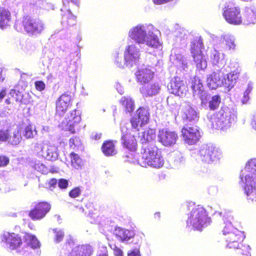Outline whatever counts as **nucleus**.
Instances as JSON below:
<instances>
[{
	"instance_id": "f257e3e1",
	"label": "nucleus",
	"mask_w": 256,
	"mask_h": 256,
	"mask_svg": "<svg viewBox=\"0 0 256 256\" xmlns=\"http://www.w3.org/2000/svg\"><path fill=\"white\" fill-rule=\"evenodd\" d=\"M186 222L188 226H192L194 230H202L210 224L212 220L204 208L197 206L188 214Z\"/></svg>"
},
{
	"instance_id": "f03ea898",
	"label": "nucleus",
	"mask_w": 256,
	"mask_h": 256,
	"mask_svg": "<svg viewBox=\"0 0 256 256\" xmlns=\"http://www.w3.org/2000/svg\"><path fill=\"white\" fill-rule=\"evenodd\" d=\"M246 170L248 174L245 176L244 193L248 199L256 202V158L248 162Z\"/></svg>"
},
{
	"instance_id": "7ed1b4c3",
	"label": "nucleus",
	"mask_w": 256,
	"mask_h": 256,
	"mask_svg": "<svg viewBox=\"0 0 256 256\" xmlns=\"http://www.w3.org/2000/svg\"><path fill=\"white\" fill-rule=\"evenodd\" d=\"M222 233L226 242V247L229 248H238L245 238L244 232L234 228L231 223L226 224Z\"/></svg>"
},
{
	"instance_id": "20e7f679",
	"label": "nucleus",
	"mask_w": 256,
	"mask_h": 256,
	"mask_svg": "<svg viewBox=\"0 0 256 256\" xmlns=\"http://www.w3.org/2000/svg\"><path fill=\"white\" fill-rule=\"evenodd\" d=\"M232 112L228 108H221L211 118L212 126L216 129L224 130L229 128L234 118Z\"/></svg>"
},
{
	"instance_id": "39448f33",
	"label": "nucleus",
	"mask_w": 256,
	"mask_h": 256,
	"mask_svg": "<svg viewBox=\"0 0 256 256\" xmlns=\"http://www.w3.org/2000/svg\"><path fill=\"white\" fill-rule=\"evenodd\" d=\"M52 208L50 204L47 201L34 202L28 213V216L33 221L44 218Z\"/></svg>"
},
{
	"instance_id": "423d86ee",
	"label": "nucleus",
	"mask_w": 256,
	"mask_h": 256,
	"mask_svg": "<svg viewBox=\"0 0 256 256\" xmlns=\"http://www.w3.org/2000/svg\"><path fill=\"white\" fill-rule=\"evenodd\" d=\"M201 160L204 162L210 164L217 161L221 155L219 149L211 144L203 146L199 150Z\"/></svg>"
},
{
	"instance_id": "0eeeda50",
	"label": "nucleus",
	"mask_w": 256,
	"mask_h": 256,
	"mask_svg": "<svg viewBox=\"0 0 256 256\" xmlns=\"http://www.w3.org/2000/svg\"><path fill=\"white\" fill-rule=\"evenodd\" d=\"M22 24L24 30L32 36L40 34L44 28V24L40 20L28 16L23 18Z\"/></svg>"
},
{
	"instance_id": "6e6552de",
	"label": "nucleus",
	"mask_w": 256,
	"mask_h": 256,
	"mask_svg": "<svg viewBox=\"0 0 256 256\" xmlns=\"http://www.w3.org/2000/svg\"><path fill=\"white\" fill-rule=\"evenodd\" d=\"M222 15L226 20L230 24L240 25L242 23L240 8L238 6L234 4L225 6Z\"/></svg>"
},
{
	"instance_id": "1a4fd4ad",
	"label": "nucleus",
	"mask_w": 256,
	"mask_h": 256,
	"mask_svg": "<svg viewBox=\"0 0 256 256\" xmlns=\"http://www.w3.org/2000/svg\"><path fill=\"white\" fill-rule=\"evenodd\" d=\"M150 114L148 108L139 107L136 110L135 115L130 120L132 128L139 130L138 126L142 127L150 121Z\"/></svg>"
},
{
	"instance_id": "9d476101",
	"label": "nucleus",
	"mask_w": 256,
	"mask_h": 256,
	"mask_svg": "<svg viewBox=\"0 0 256 256\" xmlns=\"http://www.w3.org/2000/svg\"><path fill=\"white\" fill-rule=\"evenodd\" d=\"M181 136L186 144L193 145L199 141L201 136L196 126L186 124L181 130Z\"/></svg>"
},
{
	"instance_id": "9b49d317",
	"label": "nucleus",
	"mask_w": 256,
	"mask_h": 256,
	"mask_svg": "<svg viewBox=\"0 0 256 256\" xmlns=\"http://www.w3.org/2000/svg\"><path fill=\"white\" fill-rule=\"evenodd\" d=\"M72 106V97L68 92L62 94L56 102V116L62 117Z\"/></svg>"
},
{
	"instance_id": "f8f14e48",
	"label": "nucleus",
	"mask_w": 256,
	"mask_h": 256,
	"mask_svg": "<svg viewBox=\"0 0 256 256\" xmlns=\"http://www.w3.org/2000/svg\"><path fill=\"white\" fill-rule=\"evenodd\" d=\"M191 53L198 69L204 70L207 66V62L202 51V44L193 42L191 45Z\"/></svg>"
},
{
	"instance_id": "ddd939ff",
	"label": "nucleus",
	"mask_w": 256,
	"mask_h": 256,
	"mask_svg": "<svg viewBox=\"0 0 256 256\" xmlns=\"http://www.w3.org/2000/svg\"><path fill=\"white\" fill-rule=\"evenodd\" d=\"M0 242L5 244L11 250L20 247L22 244V239L19 234L8 232H4L0 234Z\"/></svg>"
},
{
	"instance_id": "4468645a",
	"label": "nucleus",
	"mask_w": 256,
	"mask_h": 256,
	"mask_svg": "<svg viewBox=\"0 0 256 256\" xmlns=\"http://www.w3.org/2000/svg\"><path fill=\"white\" fill-rule=\"evenodd\" d=\"M158 140L165 146L170 147L174 146L178 139V134L167 128H162L158 130Z\"/></svg>"
},
{
	"instance_id": "2eb2a0df",
	"label": "nucleus",
	"mask_w": 256,
	"mask_h": 256,
	"mask_svg": "<svg viewBox=\"0 0 256 256\" xmlns=\"http://www.w3.org/2000/svg\"><path fill=\"white\" fill-rule=\"evenodd\" d=\"M76 112V110H73L70 115L65 118L62 122V126L72 134L76 132V130L78 128L79 123L81 120L80 116L77 114Z\"/></svg>"
},
{
	"instance_id": "dca6fc26",
	"label": "nucleus",
	"mask_w": 256,
	"mask_h": 256,
	"mask_svg": "<svg viewBox=\"0 0 256 256\" xmlns=\"http://www.w3.org/2000/svg\"><path fill=\"white\" fill-rule=\"evenodd\" d=\"M168 88L171 93L180 97H184L187 91L184 81L178 76L170 80Z\"/></svg>"
},
{
	"instance_id": "f3484780",
	"label": "nucleus",
	"mask_w": 256,
	"mask_h": 256,
	"mask_svg": "<svg viewBox=\"0 0 256 256\" xmlns=\"http://www.w3.org/2000/svg\"><path fill=\"white\" fill-rule=\"evenodd\" d=\"M120 140L122 146L128 151L134 152L137 150L138 144L136 136L126 133L122 136Z\"/></svg>"
},
{
	"instance_id": "a211bd4d",
	"label": "nucleus",
	"mask_w": 256,
	"mask_h": 256,
	"mask_svg": "<svg viewBox=\"0 0 256 256\" xmlns=\"http://www.w3.org/2000/svg\"><path fill=\"white\" fill-rule=\"evenodd\" d=\"M140 58V51L135 46H128L124 53V59L127 65L132 66L138 62Z\"/></svg>"
},
{
	"instance_id": "6ab92c4d",
	"label": "nucleus",
	"mask_w": 256,
	"mask_h": 256,
	"mask_svg": "<svg viewBox=\"0 0 256 256\" xmlns=\"http://www.w3.org/2000/svg\"><path fill=\"white\" fill-rule=\"evenodd\" d=\"M164 160L163 158L161 152L158 149L156 152L142 165L143 167L150 166L155 168H160L164 164Z\"/></svg>"
},
{
	"instance_id": "aec40b11",
	"label": "nucleus",
	"mask_w": 256,
	"mask_h": 256,
	"mask_svg": "<svg viewBox=\"0 0 256 256\" xmlns=\"http://www.w3.org/2000/svg\"><path fill=\"white\" fill-rule=\"evenodd\" d=\"M158 150V148L154 144H142L140 150V164L142 166Z\"/></svg>"
},
{
	"instance_id": "412c9836",
	"label": "nucleus",
	"mask_w": 256,
	"mask_h": 256,
	"mask_svg": "<svg viewBox=\"0 0 256 256\" xmlns=\"http://www.w3.org/2000/svg\"><path fill=\"white\" fill-rule=\"evenodd\" d=\"M222 73L220 70L214 72L210 74L206 79L208 87L210 89L215 90L220 86L222 84H224V82L222 80Z\"/></svg>"
},
{
	"instance_id": "4be33fe9",
	"label": "nucleus",
	"mask_w": 256,
	"mask_h": 256,
	"mask_svg": "<svg viewBox=\"0 0 256 256\" xmlns=\"http://www.w3.org/2000/svg\"><path fill=\"white\" fill-rule=\"evenodd\" d=\"M94 253L93 248L88 244L78 245L68 252V256H91Z\"/></svg>"
},
{
	"instance_id": "5701e85b",
	"label": "nucleus",
	"mask_w": 256,
	"mask_h": 256,
	"mask_svg": "<svg viewBox=\"0 0 256 256\" xmlns=\"http://www.w3.org/2000/svg\"><path fill=\"white\" fill-rule=\"evenodd\" d=\"M129 36L138 43H144L147 36L146 32L142 26H137L130 30Z\"/></svg>"
},
{
	"instance_id": "b1692460",
	"label": "nucleus",
	"mask_w": 256,
	"mask_h": 256,
	"mask_svg": "<svg viewBox=\"0 0 256 256\" xmlns=\"http://www.w3.org/2000/svg\"><path fill=\"white\" fill-rule=\"evenodd\" d=\"M135 74L137 81L141 84L150 82L154 77V72L148 68L138 70Z\"/></svg>"
},
{
	"instance_id": "393cba45",
	"label": "nucleus",
	"mask_w": 256,
	"mask_h": 256,
	"mask_svg": "<svg viewBox=\"0 0 256 256\" xmlns=\"http://www.w3.org/2000/svg\"><path fill=\"white\" fill-rule=\"evenodd\" d=\"M12 22V16L8 8H0V28L4 30Z\"/></svg>"
},
{
	"instance_id": "a878e982",
	"label": "nucleus",
	"mask_w": 256,
	"mask_h": 256,
	"mask_svg": "<svg viewBox=\"0 0 256 256\" xmlns=\"http://www.w3.org/2000/svg\"><path fill=\"white\" fill-rule=\"evenodd\" d=\"M115 236L122 242L128 241L134 238L135 233L134 230L116 228L114 230Z\"/></svg>"
},
{
	"instance_id": "bb28decb",
	"label": "nucleus",
	"mask_w": 256,
	"mask_h": 256,
	"mask_svg": "<svg viewBox=\"0 0 256 256\" xmlns=\"http://www.w3.org/2000/svg\"><path fill=\"white\" fill-rule=\"evenodd\" d=\"M240 71V70L236 69L227 74L226 77L224 78V84L225 87L231 88L234 86L238 78Z\"/></svg>"
},
{
	"instance_id": "cd10ccee",
	"label": "nucleus",
	"mask_w": 256,
	"mask_h": 256,
	"mask_svg": "<svg viewBox=\"0 0 256 256\" xmlns=\"http://www.w3.org/2000/svg\"><path fill=\"white\" fill-rule=\"evenodd\" d=\"M62 23L68 26H73L76 24V16L72 14L70 10L64 8V12L62 9Z\"/></svg>"
},
{
	"instance_id": "c85d7f7f",
	"label": "nucleus",
	"mask_w": 256,
	"mask_h": 256,
	"mask_svg": "<svg viewBox=\"0 0 256 256\" xmlns=\"http://www.w3.org/2000/svg\"><path fill=\"white\" fill-rule=\"evenodd\" d=\"M101 150L103 154L108 156H114L117 153L114 142L112 140H105L102 146Z\"/></svg>"
},
{
	"instance_id": "c756f323",
	"label": "nucleus",
	"mask_w": 256,
	"mask_h": 256,
	"mask_svg": "<svg viewBox=\"0 0 256 256\" xmlns=\"http://www.w3.org/2000/svg\"><path fill=\"white\" fill-rule=\"evenodd\" d=\"M160 90L158 83H153L147 86H142L140 90L141 93L146 96H151L156 94Z\"/></svg>"
},
{
	"instance_id": "7c9ffc66",
	"label": "nucleus",
	"mask_w": 256,
	"mask_h": 256,
	"mask_svg": "<svg viewBox=\"0 0 256 256\" xmlns=\"http://www.w3.org/2000/svg\"><path fill=\"white\" fill-rule=\"evenodd\" d=\"M120 104L126 113H132L134 110V100L130 96H122L120 100Z\"/></svg>"
},
{
	"instance_id": "2f4dec72",
	"label": "nucleus",
	"mask_w": 256,
	"mask_h": 256,
	"mask_svg": "<svg viewBox=\"0 0 256 256\" xmlns=\"http://www.w3.org/2000/svg\"><path fill=\"white\" fill-rule=\"evenodd\" d=\"M190 86L194 94H200L203 92V84L201 80L196 76L190 79Z\"/></svg>"
},
{
	"instance_id": "473e14b6",
	"label": "nucleus",
	"mask_w": 256,
	"mask_h": 256,
	"mask_svg": "<svg viewBox=\"0 0 256 256\" xmlns=\"http://www.w3.org/2000/svg\"><path fill=\"white\" fill-rule=\"evenodd\" d=\"M156 136V132L154 129L148 128L145 130L140 136V140L142 144H148V142L152 141Z\"/></svg>"
},
{
	"instance_id": "72a5a7b5",
	"label": "nucleus",
	"mask_w": 256,
	"mask_h": 256,
	"mask_svg": "<svg viewBox=\"0 0 256 256\" xmlns=\"http://www.w3.org/2000/svg\"><path fill=\"white\" fill-rule=\"evenodd\" d=\"M24 242L28 246L33 249L38 248L40 246V242L36 236L26 232L24 236Z\"/></svg>"
},
{
	"instance_id": "f704fd0d",
	"label": "nucleus",
	"mask_w": 256,
	"mask_h": 256,
	"mask_svg": "<svg viewBox=\"0 0 256 256\" xmlns=\"http://www.w3.org/2000/svg\"><path fill=\"white\" fill-rule=\"evenodd\" d=\"M22 140V136L20 130H14L12 135L10 134L8 144L16 146L19 144Z\"/></svg>"
},
{
	"instance_id": "c9c22d12",
	"label": "nucleus",
	"mask_w": 256,
	"mask_h": 256,
	"mask_svg": "<svg viewBox=\"0 0 256 256\" xmlns=\"http://www.w3.org/2000/svg\"><path fill=\"white\" fill-rule=\"evenodd\" d=\"M58 156L57 147L54 145H49L46 150V158L50 160H56Z\"/></svg>"
},
{
	"instance_id": "e433bc0d",
	"label": "nucleus",
	"mask_w": 256,
	"mask_h": 256,
	"mask_svg": "<svg viewBox=\"0 0 256 256\" xmlns=\"http://www.w3.org/2000/svg\"><path fill=\"white\" fill-rule=\"evenodd\" d=\"M76 244V240L74 238L71 236H69L62 247V252L66 255V256H68V254L66 253V252L68 251V252H70V250L74 247Z\"/></svg>"
},
{
	"instance_id": "4c0bfd02",
	"label": "nucleus",
	"mask_w": 256,
	"mask_h": 256,
	"mask_svg": "<svg viewBox=\"0 0 256 256\" xmlns=\"http://www.w3.org/2000/svg\"><path fill=\"white\" fill-rule=\"evenodd\" d=\"M37 134V131L35 128H34L32 125L28 124L26 126L24 130L23 135L26 139L32 138Z\"/></svg>"
},
{
	"instance_id": "58836bf2",
	"label": "nucleus",
	"mask_w": 256,
	"mask_h": 256,
	"mask_svg": "<svg viewBox=\"0 0 256 256\" xmlns=\"http://www.w3.org/2000/svg\"><path fill=\"white\" fill-rule=\"evenodd\" d=\"M70 158L71 164L74 168L76 169L80 168L82 164V160L78 154L72 152L70 154Z\"/></svg>"
},
{
	"instance_id": "ea45409f",
	"label": "nucleus",
	"mask_w": 256,
	"mask_h": 256,
	"mask_svg": "<svg viewBox=\"0 0 256 256\" xmlns=\"http://www.w3.org/2000/svg\"><path fill=\"white\" fill-rule=\"evenodd\" d=\"M184 119L188 122L195 120L198 118L196 112L192 108H188L184 111Z\"/></svg>"
},
{
	"instance_id": "a19ab883",
	"label": "nucleus",
	"mask_w": 256,
	"mask_h": 256,
	"mask_svg": "<svg viewBox=\"0 0 256 256\" xmlns=\"http://www.w3.org/2000/svg\"><path fill=\"white\" fill-rule=\"evenodd\" d=\"M145 42L147 46L154 48H157L161 46L158 38L152 36H147Z\"/></svg>"
},
{
	"instance_id": "79ce46f5",
	"label": "nucleus",
	"mask_w": 256,
	"mask_h": 256,
	"mask_svg": "<svg viewBox=\"0 0 256 256\" xmlns=\"http://www.w3.org/2000/svg\"><path fill=\"white\" fill-rule=\"evenodd\" d=\"M237 254L238 256H251L250 248L247 244H241L238 248Z\"/></svg>"
},
{
	"instance_id": "37998d69",
	"label": "nucleus",
	"mask_w": 256,
	"mask_h": 256,
	"mask_svg": "<svg viewBox=\"0 0 256 256\" xmlns=\"http://www.w3.org/2000/svg\"><path fill=\"white\" fill-rule=\"evenodd\" d=\"M69 145L70 148L77 150L82 147V143L79 137L74 136L69 140Z\"/></svg>"
},
{
	"instance_id": "c03bdc74",
	"label": "nucleus",
	"mask_w": 256,
	"mask_h": 256,
	"mask_svg": "<svg viewBox=\"0 0 256 256\" xmlns=\"http://www.w3.org/2000/svg\"><path fill=\"white\" fill-rule=\"evenodd\" d=\"M51 231L54 234V240L56 243H59L63 240L64 232L62 230L54 228L52 229Z\"/></svg>"
},
{
	"instance_id": "a18cd8bd",
	"label": "nucleus",
	"mask_w": 256,
	"mask_h": 256,
	"mask_svg": "<svg viewBox=\"0 0 256 256\" xmlns=\"http://www.w3.org/2000/svg\"><path fill=\"white\" fill-rule=\"evenodd\" d=\"M221 102V99L218 95H215L212 96L211 100L209 102V108L211 110H215L218 108Z\"/></svg>"
},
{
	"instance_id": "49530a36",
	"label": "nucleus",
	"mask_w": 256,
	"mask_h": 256,
	"mask_svg": "<svg viewBox=\"0 0 256 256\" xmlns=\"http://www.w3.org/2000/svg\"><path fill=\"white\" fill-rule=\"evenodd\" d=\"M10 94L16 102H24L23 94L22 92L14 89H12L10 92Z\"/></svg>"
},
{
	"instance_id": "de8ad7c7",
	"label": "nucleus",
	"mask_w": 256,
	"mask_h": 256,
	"mask_svg": "<svg viewBox=\"0 0 256 256\" xmlns=\"http://www.w3.org/2000/svg\"><path fill=\"white\" fill-rule=\"evenodd\" d=\"M210 58L212 64H217L220 60V53L216 50H212L210 54Z\"/></svg>"
},
{
	"instance_id": "09e8293b",
	"label": "nucleus",
	"mask_w": 256,
	"mask_h": 256,
	"mask_svg": "<svg viewBox=\"0 0 256 256\" xmlns=\"http://www.w3.org/2000/svg\"><path fill=\"white\" fill-rule=\"evenodd\" d=\"M10 131L9 130H0V141L7 142L9 139Z\"/></svg>"
},
{
	"instance_id": "8fccbe9b",
	"label": "nucleus",
	"mask_w": 256,
	"mask_h": 256,
	"mask_svg": "<svg viewBox=\"0 0 256 256\" xmlns=\"http://www.w3.org/2000/svg\"><path fill=\"white\" fill-rule=\"evenodd\" d=\"M81 194V190L79 187H76L70 190L68 192V196L72 198L78 197Z\"/></svg>"
},
{
	"instance_id": "3c124183",
	"label": "nucleus",
	"mask_w": 256,
	"mask_h": 256,
	"mask_svg": "<svg viewBox=\"0 0 256 256\" xmlns=\"http://www.w3.org/2000/svg\"><path fill=\"white\" fill-rule=\"evenodd\" d=\"M224 41L226 46L229 50L234 48L236 45L232 38L227 36L224 38Z\"/></svg>"
},
{
	"instance_id": "603ef678",
	"label": "nucleus",
	"mask_w": 256,
	"mask_h": 256,
	"mask_svg": "<svg viewBox=\"0 0 256 256\" xmlns=\"http://www.w3.org/2000/svg\"><path fill=\"white\" fill-rule=\"evenodd\" d=\"M34 86L36 89L37 90L42 92L46 88V84L42 80H38L35 82Z\"/></svg>"
},
{
	"instance_id": "864d4df0",
	"label": "nucleus",
	"mask_w": 256,
	"mask_h": 256,
	"mask_svg": "<svg viewBox=\"0 0 256 256\" xmlns=\"http://www.w3.org/2000/svg\"><path fill=\"white\" fill-rule=\"evenodd\" d=\"M68 186V181L64 178H60L58 181V186L60 189H66Z\"/></svg>"
},
{
	"instance_id": "5fc2aeb1",
	"label": "nucleus",
	"mask_w": 256,
	"mask_h": 256,
	"mask_svg": "<svg viewBox=\"0 0 256 256\" xmlns=\"http://www.w3.org/2000/svg\"><path fill=\"white\" fill-rule=\"evenodd\" d=\"M10 162L8 157L5 156H0V167H4L7 166Z\"/></svg>"
},
{
	"instance_id": "6e6d98bb",
	"label": "nucleus",
	"mask_w": 256,
	"mask_h": 256,
	"mask_svg": "<svg viewBox=\"0 0 256 256\" xmlns=\"http://www.w3.org/2000/svg\"><path fill=\"white\" fill-rule=\"evenodd\" d=\"M48 187L51 188H55L56 186V184H58V181L55 178H52L48 182Z\"/></svg>"
},
{
	"instance_id": "4d7b16f0",
	"label": "nucleus",
	"mask_w": 256,
	"mask_h": 256,
	"mask_svg": "<svg viewBox=\"0 0 256 256\" xmlns=\"http://www.w3.org/2000/svg\"><path fill=\"white\" fill-rule=\"evenodd\" d=\"M128 256H140V250L138 248H134L130 250L128 253Z\"/></svg>"
},
{
	"instance_id": "13d9d810",
	"label": "nucleus",
	"mask_w": 256,
	"mask_h": 256,
	"mask_svg": "<svg viewBox=\"0 0 256 256\" xmlns=\"http://www.w3.org/2000/svg\"><path fill=\"white\" fill-rule=\"evenodd\" d=\"M114 252L115 256H123L122 250L118 247H115L114 248Z\"/></svg>"
},
{
	"instance_id": "bf43d9fd",
	"label": "nucleus",
	"mask_w": 256,
	"mask_h": 256,
	"mask_svg": "<svg viewBox=\"0 0 256 256\" xmlns=\"http://www.w3.org/2000/svg\"><path fill=\"white\" fill-rule=\"evenodd\" d=\"M64 5L66 7V6L70 2H73L76 4L78 2V0H63L62 1Z\"/></svg>"
},
{
	"instance_id": "052dcab7",
	"label": "nucleus",
	"mask_w": 256,
	"mask_h": 256,
	"mask_svg": "<svg viewBox=\"0 0 256 256\" xmlns=\"http://www.w3.org/2000/svg\"><path fill=\"white\" fill-rule=\"evenodd\" d=\"M102 137V134L101 133H98L96 132L93 135H92V138L94 140H100Z\"/></svg>"
},
{
	"instance_id": "680f3d73",
	"label": "nucleus",
	"mask_w": 256,
	"mask_h": 256,
	"mask_svg": "<svg viewBox=\"0 0 256 256\" xmlns=\"http://www.w3.org/2000/svg\"><path fill=\"white\" fill-rule=\"evenodd\" d=\"M253 88L252 84H248L247 88L245 90L244 92L246 93V94H248L250 92Z\"/></svg>"
},
{
	"instance_id": "e2e57ef3",
	"label": "nucleus",
	"mask_w": 256,
	"mask_h": 256,
	"mask_svg": "<svg viewBox=\"0 0 256 256\" xmlns=\"http://www.w3.org/2000/svg\"><path fill=\"white\" fill-rule=\"evenodd\" d=\"M248 100H249L248 94H246V93L244 92L243 98L242 100V103L244 104V103L246 102Z\"/></svg>"
},
{
	"instance_id": "0e129e2a",
	"label": "nucleus",
	"mask_w": 256,
	"mask_h": 256,
	"mask_svg": "<svg viewBox=\"0 0 256 256\" xmlns=\"http://www.w3.org/2000/svg\"><path fill=\"white\" fill-rule=\"evenodd\" d=\"M251 125L253 128L256 130V116H254L251 122Z\"/></svg>"
},
{
	"instance_id": "69168bd1",
	"label": "nucleus",
	"mask_w": 256,
	"mask_h": 256,
	"mask_svg": "<svg viewBox=\"0 0 256 256\" xmlns=\"http://www.w3.org/2000/svg\"><path fill=\"white\" fill-rule=\"evenodd\" d=\"M6 90H2L0 92V99L2 100L6 96Z\"/></svg>"
},
{
	"instance_id": "338daca9",
	"label": "nucleus",
	"mask_w": 256,
	"mask_h": 256,
	"mask_svg": "<svg viewBox=\"0 0 256 256\" xmlns=\"http://www.w3.org/2000/svg\"><path fill=\"white\" fill-rule=\"evenodd\" d=\"M4 80V77L2 75V70L0 68V82H2Z\"/></svg>"
},
{
	"instance_id": "774afa93",
	"label": "nucleus",
	"mask_w": 256,
	"mask_h": 256,
	"mask_svg": "<svg viewBox=\"0 0 256 256\" xmlns=\"http://www.w3.org/2000/svg\"><path fill=\"white\" fill-rule=\"evenodd\" d=\"M96 256H108V252L106 251V252H104L102 253L98 254Z\"/></svg>"
}]
</instances>
